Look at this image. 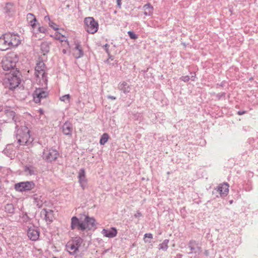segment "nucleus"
<instances>
[{
	"label": "nucleus",
	"mask_w": 258,
	"mask_h": 258,
	"mask_svg": "<svg viewBox=\"0 0 258 258\" xmlns=\"http://www.w3.org/2000/svg\"><path fill=\"white\" fill-rule=\"evenodd\" d=\"M20 73L17 69L14 73L10 74L8 78V81L9 84V89L13 90L19 86L21 80L20 79Z\"/></svg>",
	"instance_id": "4"
},
{
	"label": "nucleus",
	"mask_w": 258,
	"mask_h": 258,
	"mask_svg": "<svg viewBox=\"0 0 258 258\" xmlns=\"http://www.w3.org/2000/svg\"><path fill=\"white\" fill-rule=\"evenodd\" d=\"M53 211L51 210H47L46 209H43L41 212V214L44 215L46 221L52 222L53 218Z\"/></svg>",
	"instance_id": "20"
},
{
	"label": "nucleus",
	"mask_w": 258,
	"mask_h": 258,
	"mask_svg": "<svg viewBox=\"0 0 258 258\" xmlns=\"http://www.w3.org/2000/svg\"><path fill=\"white\" fill-rule=\"evenodd\" d=\"M105 46H108V44H106Z\"/></svg>",
	"instance_id": "51"
},
{
	"label": "nucleus",
	"mask_w": 258,
	"mask_h": 258,
	"mask_svg": "<svg viewBox=\"0 0 258 258\" xmlns=\"http://www.w3.org/2000/svg\"><path fill=\"white\" fill-rule=\"evenodd\" d=\"M24 171L27 175H33L36 174V169L32 165H26L24 167Z\"/></svg>",
	"instance_id": "23"
},
{
	"label": "nucleus",
	"mask_w": 258,
	"mask_h": 258,
	"mask_svg": "<svg viewBox=\"0 0 258 258\" xmlns=\"http://www.w3.org/2000/svg\"><path fill=\"white\" fill-rule=\"evenodd\" d=\"M52 258H57L56 256H53Z\"/></svg>",
	"instance_id": "53"
},
{
	"label": "nucleus",
	"mask_w": 258,
	"mask_h": 258,
	"mask_svg": "<svg viewBox=\"0 0 258 258\" xmlns=\"http://www.w3.org/2000/svg\"><path fill=\"white\" fill-rule=\"evenodd\" d=\"M107 98L108 99L113 100L116 99V97L115 96H111V95H108L107 96Z\"/></svg>",
	"instance_id": "42"
},
{
	"label": "nucleus",
	"mask_w": 258,
	"mask_h": 258,
	"mask_svg": "<svg viewBox=\"0 0 258 258\" xmlns=\"http://www.w3.org/2000/svg\"><path fill=\"white\" fill-rule=\"evenodd\" d=\"M62 132L65 135L71 136L73 131L72 124L68 121L66 122L62 126Z\"/></svg>",
	"instance_id": "19"
},
{
	"label": "nucleus",
	"mask_w": 258,
	"mask_h": 258,
	"mask_svg": "<svg viewBox=\"0 0 258 258\" xmlns=\"http://www.w3.org/2000/svg\"><path fill=\"white\" fill-rule=\"evenodd\" d=\"M62 52H63V53L66 54L67 53V50L65 49H63Z\"/></svg>",
	"instance_id": "47"
},
{
	"label": "nucleus",
	"mask_w": 258,
	"mask_h": 258,
	"mask_svg": "<svg viewBox=\"0 0 258 258\" xmlns=\"http://www.w3.org/2000/svg\"><path fill=\"white\" fill-rule=\"evenodd\" d=\"M85 218L83 220L84 224L86 230H91L96 228V220L93 217H89L88 215H84Z\"/></svg>",
	"instance_id": "13"
},
{
	"label": "nucleus",
	"mask_w": 258,
	"mask_h": 258,
	"mask_svg": "<svg viewBox=\"0 0 258 258\" xmlns=\"http://www.w3.org/2000/svg\"><path fill=\"white\" fill-rule=\"evenodd\" d=\"M27 19L30 20V23L31 25L34 27L35 25V22L37 21L34 15L31 13H29L27 15Z\"/></svg>",
	"instance_id": "30"
},
{
	"label": "nucleus",
	"mask_w": 258,
	"mask_h": 258,
	"mask_svg": "<svg viewBox=\"0 0 258 258\" xmlns=\"http://www.w3.org/2000/svg\"><path fill=\"white\" fill-rule=\"evenodd\" d=\"M182 256V254L180 253H178L176 254V256L174 258H181Z\"/></svg>",
	"instance_id": "46"
},
{
	"label": "nucleus",
	"mask_w": 258,
	"mask_h": 258,
	"mask_svg": "<svg viewBox=\"0 0 258 258\" xmlns=\"http://www.w3.org/2000/svg\"><path fill=\"white\" fill-rule=\"evenodd\" d=\"M109 139V135L107 133H104L100 140V144L101 145H104L107 142Z\"/></svg>",
	"instance_id": "32"
},
{
	"label": "nucleus",
	"mask_w": 258,
	"mask_h": 258,
	"mask_svg": "<svg viewBox=\"0 0 258 258\" xmlns=\"http://www.w3.org/2000/svg\"><path fill=\"white\" fill-rule=\"evenodd\" d=\"M121 0H116V2H117V7H118L119 8H121Z\"/></svg>",
	"instance_id": "43"
},
{
	"label": "nucleus",
	"mask_w": 258,
	"mask_h": 258,
	"mask_svg": "<svg viewBox=\"0 0 258 258\" xmlns=\"http://www.w3.org/2000/svg\"><path fill=\"white\" fill-rule=\"evenodd\" d=\"M21 219H22V220L24 222H27L30 219L29 217L28 216V215L26 213L22 214V215L21 216Z\"/></svg>",
	"instance_id": "35"
},
{
	"label": "nucleus",
	"mask_w": 258,
	"mask_h": 258,
	"mask_svg": "<svg viewBox=\"0 0 258 258\" xmlns=\"http://www.w3.org/2000/svg\"><path fill=\"white\" fill-rule=\"evenodd\" d=\"M60 100L63 102L67 101V102L69 103L70 100V95L69 94L63 95L62 96L60 97Z\"/></svg>",
	"instance_id": "34"
},
{
	"label": "nucleus",
	"mask_w": 258,
	"mask_h": 258,
	"mask_svg": "<svg viewBox=\"0 0 258 258\" xmlns=\"http://www.w3.org/2000/svg\"><path fill=\"white\" fill-rule=\"evenodd\" d=\"M189 248L191 251L188 252V254L195 253L200 254L202 251V248L199 246V243L197 241L194 240H191L188 243Z\"/></svg>",
	"instance_id": "14"
},
{
	"label": "nucleus",
	"mask_w": 258,
	"mask_h": 258,
	"mask_svg": "<svg viewBox=\"0 0 258 258\" xmlns=\"http://www.w3.org/2000/svg\"><path fill=\"white\" fill-rule=\"evenodd\" d=\"M5 12L9 16H11L14 12V7L13 4L8 3L4 8Z\"/></svg>",
	"instance_id": "25"
},
{
	"label": "nucleus",
	"mask_w": 258,
	"mask_h": 258,
	"mask_svg": "<svg viewBox=\"0 0 258 258\" xmlns=\"http://www.w3.org/2000/svg\"><path fill=\"white\" fill-rule=\"evenodd\" d=\"M246 113V111H238L237 114L239 115H243Z\"/></svg>",
	"instance_id": "44"
},
{
	"label": "nucleus",
	"mask_w": 258,
	"mask_h": 258,
	"mask_svg": "<svg viewBox=\"0 0 258 258\" xmlns=\"http://www.w3.org/2000/svg\"><path fill=\"white\" fill-rule=\"evenodd\" d=\"M34 202L36 206L38 208H41L43 205V201L41 200V196L34 195L33 197Z\"/></svg>",
	"instance_id": "28"
},
{
	"label": "nucleus",
	"mask_w": 258,
	"mask_h": 258,
	"mask_svg": "<svg viewBox=\"0 0 258 258\" xmlns=\"http://www.w3.org/2000/svg\"><path fill=\"white\" fill-rule=\"evenodd\" d=\"M144 10V14L147 16H151L153 13V7L149 3L145 5L143 7Z\"/></svg>",
	"instance_id": "24"
},
{
	"label": "nucleus",
	"mask_w": 258,
	"mask_h": 258,
	"mask_svg": "<svg viewBox=\"0 0 258 258\" xmlns=\"http://www.w3.org/2000/svg\"><path fill=\"white\" fill-rule=\"evenodd\" d=\"M109 59H111V60H113V57H112V56H110V55H109Z\"/></svg>",
	"instance_id": "48"
},
{
	"label": "nucleus",
	"mask_w": 258,
	"mask_h": 258,
	"mask_svg": "<svg viewBox=\"0 0 258 258\" xmlns=\"http://www.w3.org/2000/svg\"><path fill=\"white\" fill-rule=\"evenodd\" d=\"M49 26L52 28L54 30H57L58 29V28L57 27V25L53 22L51 21H50V22L48 23Z\"/></svg>",
	"instance_id": "37"
},
{
	"label": "nucleus",
	"mask_w": 258,
	"mask_h": 258,
	"mask_svg": "<svg viewBox=\"0 0 258 258\" xmlns=\"http://www.w3.org/2000/svg\"><path fill=\"white\" fill-rule=\"evenodd\" d=\"M5 210L9 214H14L15 212V208L12 204H7L5 206Z\"/></svg>",
	"instance_id": "29"
},
{
	"label": "nucleus",
	"mask_w": 258,
	"mask_h": 258,
	"mask_svg": "<svg viewBox=\"0 0 258 258\" xmlns=\"http://www.w3.org/2000/svg\"><path fill=\"white\" fill-rule=\"evenodd\" d=\"M71 241L73 244H74L75 246L77 247L78 249L79 250V248L81 246L82 243H83V240L81 237L79 236H77L74 237L72 240Z\"/></svg>",
	"instance_id": "27"
},
{
	"label": "nucleus",
	"mask_w": 258,
	"mask_h": 258,
	"mask_svg": "<svg viewBox=\"0 0 258 258\" xmlns=\"http://www.w3.org/2000/svg\"><path fill=\"white\" fill-rule=\"evenodd\" d=\"M190 78L188 76H182L180 78V80L184 82H187L189 80Z\"/></svg>",
	"instance_id": "38"
},
{
	"label": "nucleus",
	"mask_w": 258,
	"mask_h": 258,
	"mask_svg": "<svg viewBox=\"0 0 258 258\" xmlns=\"http://www.w3.org/2000/svg\"><path fill=\"white\" fill-rule=\"evenodd\" d=\"M71 228L72 230H77L84 231L86 230L83 220L80 221L76 216H73L71 218Z\"/></svg>",
	"instance_id": "10"
},
{
	"label": "nucleus",
	"mask_w": 258,
	"mask_h": 258,
	"mask_svg": "<svg viewBox=\"0 0 258 258\" xmlns=\"http://www.w3.org/2000/svg\"><path fill=\"white\" fill-rule=\"evenodd\" d=\"M55 38L56 40H60L61 42L67 41V39H66V37L64 35H61L60 33H58V32H56L55 33Z\"/></svg>",
	"instance_id": "33"
},
{
	"label": "nucleus",
	"mask_w": 258,
	"mask_h": 258,
	"mask_svg": "<svg viewBox=\"0 0 258 258\" xmlns=\"http://www.w3.org/2000/svg\"><path fill=\"white\" fill-rule=\"evenodd\" d=\"M20 43V37L17 34L5 33L0 37V50L6 51L18 46Z\"/></svg>",
	"instance_id": "1"
},
{
	"label": "nucleus",
	"mask_w": 258,
	"mask_h": 258,
	"mask_svg": "<svg viewBox=\"0 0 258 258\" xmlns=\"http://www.w3.org/2000/svg\"><path fill=\"white\" fill-rule=\"evenodd\" d=\"M18 58L17 57L14 59H13L12 56H8L2 60V68L5 71H10V73H14V71H16V69H15V67Z\"/></svg>",
	"instance_id": "5"
},
{
	"label": "nucleus",
	"mask_w": 258,
	"mask_h": 258,
	"mask_svg": "<svg viewBox=\"0 0 258 258\" xmlns=\"http://www.w3.org/2000/svg\"><path fill=\"white\" fill-rule=\"evenodd\" d=\"M58 155L59 153L56 149L52 148H47L43 152L42 158L47 162H52L57 159Z\"/></svg>",
	"instance_id": "7"
},
{
	"label": "nucleus",
	"mask_w": 258,
	"mask_h": 258,
	"mask_svg": "<svg viewBox=\"0 0 258 258\" xmlns=\"http://www.w3.org/2000/svg\"><path fill=\"white\" fill-rule=\"evenodd\" d=\"M39 29H40V32H44V31H42V29H43L42 28H40Z\"/></svg>",
	"instance_id": "49"
},
{
	"label": "nucleus",
	"mask_w": 258,
	"mask_h": 258,
	"mask_svg": "<svg viewBox=\"0 0 258 258\" xmlns=\"http://www.w3.org/2000/svg\"><path fill=\"white\" fill-rule=\"evenodd\" d=\"M16 136L19 145H29L33 141L30 139L29 130L25 125L17 130Z\"/></svg>",
	"instance_id": "3"
},
{
	"label": "nucleus",
	"mask_w": 258,
	"mask_h": 258,
	"mask_svg": "<svg viewBox=\"0 0 258 258\" xmlns=\"http://www.w3.org/2000/svg\"><path fill=\"white\" fill-rule=\"evenodd\" d=\"M1 132H2V131H1V130L0 129V133H1Z\"/></svg>",
	"instance_id": "54"
},
{
	"label": "nucleus",
	"mask_w": 258,
	"mask_h": 258,
	"mask_svg": "<svg viewBox=\"0 0 258 258\" xmlns=\"http://www.w3.org/2000/svg\"><path fill=\"white\" fill-rule=\"evenodd\" d=\"M232 202H233V201H232V200L230 201V204H232Z\"/></svg>",
	"instance_id": "50"
},
{
	"label": "nucleus",
	"mask_w": 258,
	"mask_h": 258,
	"mask_svg": "<svg viewBox=\"0 0 258 258\" xmlns=\"http://www.w3.org/2000/svg\"><path fill=\"white\" fill-rule=\"evenodd\" d=\"M78 103H80V100H79L78 101Z\"/></svg>",
	"instance_id": "52"
},
{
	"label": "nucleus",
	"mask_w": 258,
	"mask_h": 258,
	"mask_svg": "<svg viewBox=\"0 0 258 258\" xmlns=\"http://www.w3.org/2000/svg\"><path fill=\"white\" fill-rule=\"evenodd\" d=\"M127 34L131 39H136L138 38V36L133 31H129Z\"/></svg>",
	"instance_id": "36"
},
{
	"label": "nucleus",
	"mask_w": 258,
	"mask_h": 258,
	"mask_svg": "<svg viewBox=\"0 0 258 258\" xmlns=\"http://www.w3.org/2000/svg\"><path fill=\"white\" fill-rule=\"evenodd\" d=\"M101 233L105 237L113 238L116 236L117 232L115 228L112 227L109 229H103Z\"/></svg>",
	"instance_id": "17"
},
{
	"label": "nucleus",
	"mask_w": 258,
	"mask_h": 258,
	"mask_svg": "<svg viewBox=\"0 0 258 258\" xmlns=\"http://www.w3.org/2000/svg\"><path fill=\"white\" fill-rule=\"evenodd\" d=\"M44 20H45V21H49V22H50V21H51V20H50V18H49V17L48 16H45V17H44Z\"/></svg>",
	"instance_id": "45"
},
{
	"label": "nucleus",
	"mask_w": 258,
	"mask_h": 258,
	"mask_svg": "<svg viewBox=\"0 0 258 258\" xmlns=\"http://www.w3.org/2000/svg\"><path fill=\"white\" fill-rule=\"evenodd\" d=\"M218 192L220 197H226L229 192V185L227 183L220 184L213 191V194Z\"/></svg>",
	"instance_id": "11"
},
{
	"label": "nucleus",
	"mask_w": 258,
	"mask_h": 258,
	"mask_svg": "<svg viewBox=\"0 0 258 258\" xmlns=\"http://www.w3.org/2000/svg\"><path fill=\"white\" fill-rule=\"evenodd\" d=\"M5 115L8 118V120H12L16 124V128H17L18 125L17 124L19 121V116L16 114V113L12 108H5L4 110Z\"/></svg>",
	"instance_id": "12"
},
{
	"label": "nucleus",
	"mask_w": 258,
	"mask_h": 258,
	"mask_svg": "<svg viewBox=\"0 0 258 258\" xmlns=\"http://www.w3.org/2000/svg\"><path fill=\"white\" fill-rule=\"evenodd\" d=\"M85 29L90 34L95 33L98 29V23L93 17H87L84 19Z\"/></svg>",
	"instance_id": "6"
},
{
	"label": "nucleus",
	"mask_w": 258,
	"mask_h": 258,
	"mask_svg": "<svg viewBox=\"0 0 258 258\" xmlns=\"http://www.w3.org/2000/svg\"><path fill=\"white\" fill-rule=\"evenodd\" d=\"M67 251L71 255H74L79 250L71 241H69L66 245Z\"/></svg>",
	"instance_id": "21"
},
{
	"label": "nucleus",
	"mask_w": 258,
	"mask_h": 258,
	"mask_svg": "<svg viewBox=\"0 0 258 258\" xmlns=\"http://www.w3.org/2000/svg\"><path fill=\"white\" fill-rule=\"evenodd\" d=\"M42 87L43 88H36L33 94L34 101L36 103H40L42 99L46 98L48 95V92L44 90L47 86Z\"/></svg>",
	"instance_id": "8"
},
{
	"label": "nucleus",
	"mask_w": 258,
	"mask_h": 258,
	"mask_svg": "<svg viewBox=\"0 0 258 258\" xmlns=\"http://www.w3.org/2000/svg\"><path fill=\"white\" fill-rule=\"evenodd\" d=\"M84 55V52L82 48L79 43L75 44V47L74 49L73 55L75 58L78 59L82 57Z\"/></svg>",
	"instance_id": "18"
},
{
	"label": "nucleus",
	"mask_w": 258,
	"mask_h": 258,
	"mask_svg": "<svg viewBox=\"0 0 258 258\" xmlns=\"http://www.w3.org/2000/svg\"><path fill=\"white\" fill-rule=\"evenodd\" d=\"M50 43L47 42H43L41 43L40 48L43 55H45L49 52L50 49Z\"/></svg>",
	"instance_id": "26"
},
{
	"label": "nucleus",
	"mask_w": 258,
	"mask_h": 258,
	"mask_svg": "<svg viewBox=\"0 0 258 258\" xmlns=\"http://www.w3.org/2000/svg\"><path fill=\"white\" fill-rule=\"evenodd\" d=\"M79 182L83 189H84L87 186V179L85 176V169L82 168L80 170L78 174Z\"/></svg>",
	"instance_id": "15"
},
{
	"label": "nucleus",
	"mask_w": 258,
	"mask_h": 258,
	"mask_svg": "<svg viewBox=\"0 0 258 258\" xmlns=\"http://www.w3.org/2000/svg\"><path fill=\"white\" fill-rule=\"evenodd\" d=\"M226 93L224 92L217 94L216 95L217 98L218 100H220L222 97H224L225 96Z\"/></svg>",
	"instance_id": "39"
},
{
	"label": "nucleus",
	"mask_w": 258,
	"mask_h": 258,
	"mask_svg": "<svg viewBox=\"0 0 258 258\" xmlns=\"http://www.w3.org/2000/svg\"><path fill=\"white\" fill-rule=\"evenodd\" d=\"M144 237L146 238V237H148V238H153V235L151 233H146L145 235H144Z\"/></svg>",
	"instance_id": "41"
},
{
	"label": "nucleus",
	"mask_w": 258,
	"mask_h": 258,
	"mask_svg": "<svg viewBox=\"0 0 258 258\" xmlns=\"http://www.w3.org/2000/svg\"><path fill=\"white\" fill-rule=\"evenodd\" d=\"M27 235L31 240L35 241L39 237V231L34 227H30L27 231Z\"/></svg>",
	"instance_id": "16"
},
{
	"label": "nucleus",
	"mask_w": 258,
	"mask_h": 258,
	"mask_svg": "<svg viewBox=\"0 0 258 258\" xmlns=\"http://www.w3.org/2000/svg\"><path fill=\"white\" fill-rule=\"evenodd\" d=\"M35 186V183L33 181H25V182H20L19 183H17L15 185V189L17 191H24L30 190L33 189Z\"/></svg>",
	"instance_id": "9"
},
{
	"label": "nucleus",
	"mask_w": 258,
	"mask_h": 258,
	"mask_svg": "<svg viewBox=\"0 0 258 258\" xmlns=\"http://www.w3.org/2000/svg\"><path fill=\"white\" fill-rule=\"evenodd\" d=\"M169 241V240L168 239H165L162 243H160L159 245L158 248L159 249H162L164 251H166L168 248V244Z\"/></svg>",
	"instance_id": "31"
},
{
	"label": "nucleus",
	"mask_w": 258,
	"mask_h": 258,
	"mask_svg": "<svg viewBox=\"0 0 258 258\" xmlns=\"http://www.w3.org/2000/svg\"><path fill=\"white\" fill-rule=\"evenodd\" d=\"M142 216V214L140 211H137V213L134 215V217L136 218H139Z\"/></svg>",
	"instance_id": "40"
},
{
	"label": "nucleus",
	"mask_w": 258,
	"mask_h": 258,
	"mask_svg": "<svg viewBox=\"0 0 258 258\" xmlns=\"http://www.w3.org/2000/svg\"><path fill=\"white\" fill-rule=\"evenodd\" d=\"M118 89L123 93L127 94L131 91V86L127 83L124 81L119 84Z\"/></svg>",
	"instance_id": "22"
},
{
	"label": "nucleus",
	"mask_w": 258,
	"mask_h": 258,
	"mask_svg": "<svg viewBox=\"0 0 258 258\" xmlns=\"http://www.w3.org/2000/svg\"><path fill=\"white\" fill-rule=\"evenodd\" d=\"M46 66L43 61H39L36 64L35 67L34 75L38 81L39 79V83L42 86L45 87L47 85V77Z\"/></svg>",
	"instance_id": "2"
}]
</instances>
